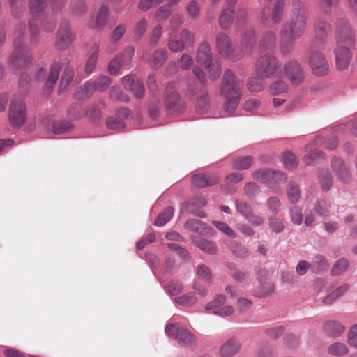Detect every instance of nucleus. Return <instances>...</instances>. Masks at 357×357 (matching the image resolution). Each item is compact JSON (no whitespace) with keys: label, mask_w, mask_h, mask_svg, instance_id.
Returning a JSON list of instances; mask_svg holds the SVG:
<instances>
[{"label":"nucleus","mask_w":357,"mask_h":357,"mask_svg":"<svg viewBox=\"0 0 357 357\" xmlns=\"http://www.w3.org/2000/svg\"><path fill=\"white\" fill-rule=\"evenodd\" d=\"M106 125L108 129L114 130H121L126 128V123L116 117L107 119Z\"/></svg>","instance_id":"obj_58"},{"label":"nucleus","mask_w":357,"mask_h":357,"mask_svg":"<svg viewBox=\"0 0 357 357\" xmlns=\"http://www.w3.org/2000/svg\"><path fill=\"white\" fill-rule=\"evenodd\" d=\"M165 331L167 336L176 339L179 343L190 344L195 342V338L191 333L179 324H167Z\"/></svg>","instance_id":"obj_14"},{"label":"nucleus","mask_w":357,"mask_h":357,"mask_svg":"<svg viewBox=\"0 0 357 357\" xmlns=\"http://www.w3.org/2000/svg\"><path fill=\"white\" fill-rule=\"evenodd\" d=\"M234 18V9L229 8L222 10L219 16V25L222 29H227Z\"/></svg>","instance_id":"obj_28"},{"label":"nucleus","mask_w":357,"mask_h":357,"mask_svg":"<svg viewBox=\"0 0 357 357\" xmlns=\"http://www.w3.org/2000/svg\"><path fill=\"white\" fill-rule=\"evenodd\" d=\"M220 181L216 174H195L192 177V184L196 188H203L215 185Z\"/></svg>","instance_id":"obj_18"},{"label":"nucleus","mask_w":357,"mask_h":357,"mask_svg":"<svg viewBox=\"0 0 357 357\" xmlns=\"http://www.w3.org/2000/svg\"><path fill=\"white\" fill-rule=\"evenodd\" d=\"M74 35L69 22L63 20L61 22L56 36L55 47L59 50H65L73 43Z\"/></svg>","instance_id":"obj_12"},{"label":"nucleus","mask_w":357,"mask_h":357,"mask_svg":"<svg viewBox=\"0 0 357 357\" xmlns=\"http://www.w3.org/2000/svg\"><path fill=\"white\" fill-rule=\"evenodd\" d=\"M26 26L19 23L16 26L13 38V50L9 56V64L13 68L24 66L32 61L31 50L24 42Z\"/></svg>","instance_id":"obj_4"},{"label":"nucleus","mask_w":357,"mask_h":357,"mask_svg":"<svg viewBox=\"0 0 357 357\" xmlns=\"http://www.w3.org/2000/svg\"><path fill=\"white\" fill-rule=\"evenodd\" d=\"M349 264V261L345 258L338 259L331 268V275H339L342 274L347 268Z\"/></svg>","instance_id":"obj_52"},{"label":"nucleus","mask_w":357,"mask_h":357,"mask_svg":"<svg viewBox=\"0 0 357 357\" xmlns=\"http://www.w3.org/2000/svg\"><path fill=\"white\" fill-rule=\"evenodd\" d=\"M178 88V83L174 81L168 83L165 90V106L171 112H181L183 109Z\"/></svg>","instance_id":"obj_9"},{"label":"nucleus","mask_w":357,"mask_h":357,"mask_svg":"<svg viewBox=\"0 0 357 357\" xmlns=\"http://www.w3.org/2000/svg\"><path fill=\"white\" fill-rule=\"evenodd\" d=\"M185 228L190 231L202 233L204 230V224L197 219L188 220L184 225Z\"/></svg>","instance_id":"obj_51"},{"label":"nucleus","mask_w":357,"mask_h":357,"mask_svg":"<svg viewBox=\"0 0 357 357\" xmlns=\"http://www.w3.org/2000/svg\"><path fill=\"white\" fill-rule=\"evenodd\" d=\"M253 158L252 156L239 157L235 159L233 162V167L236 169H248L252 164Z\"/></svg>","instance_id":"obj_41"},{"label":"nucleus","mask_w":357,"mask_h":357,"mask_svg":"<svg viewBox=\"0 0 357 357\" xmlns=\"http://www.w3.org/2000/svg\"><path fill=\"white\" fill-rule=\"evenodd\" d=\"M273 291V285L269 282H264L254 290L253 294L256 297L261 298L269 295Z\"/></svg>","instance_id":"obj_47"},{"label":"nucleus","mask_w":357,"mask_h":357,"mask_svg":"<svg viewBox=\"0 0 357 357\" xmlns=\"http://www.w3.org/2000/svg\"><path fill=\"white\" fill-rule=\"evenodd\" d=\"M206 70L208 73L209 78L211 80L217 79L221 73L220 66L218 61L211 62L207 65H204Z\"/></svg>","instance_id":"obj_46"},{"label":"nucleus","mask_w":357,"mask_h":357,"mask_svg":"<svg viewBox=\"0 0 357 357\" xmlns=\"http://www.w3.org/2000/svg\"><path fill=\"white\" fill-rule=\"evenodd\" d=\"M288 86L287 84L282 80H277L271 83L269 86V92L273 95H279L287 91Z\"/></svg>","instance_id":"obj_45"},{"label":"nucleus","mask_w":357,"mask_h":357,"mask_svg":"<svg viewBox=\"0 0 357 357\" xmlns=\"http://www.w3.org/2000/svg\"><path fill=\"white\" fill-rule=\"evenodd\" d=\"M229 248L236 257L239 258H245L250 254L245 245L237 241H231Z\"/></svg>","instance_id":"obj_33"},{"label":"nucleus","mask_w":357,"mask_h":357,"mask_svg":"<svg viewBox=\"0 0 357 357\" xmlns=\"http://www.w3.org/2000/svg\"><path fill=\"white\" fill-rule=\"evenodd\" d=\"M215 47L218 52L232 61L241 59L243 54L241 53L238 56L234 55V45L230 37L224 32H218L215 36Z\"/></svg>","instance_id":"obj_11"},{"label":"nucleus","mask_w":357,"mask_h":357,"mask_svg":"<svg viewBox=\"0 0 357 357\" xmlns=\"http://www.w3.org/2000/svg\"><path fill=\"white\" fill-rule=\"evenodd\" d=\"M26 119V111L24 100L15 97L10 105L8 120L13 128H21Z\"/></svg>","instance_id":"obj_8"},{"label":"nucleus","mask_w":357,"mask_h":357,"mask_svg":"<svg viewBox=\"0 0 357 357\" xmlns=\"http://www.w3.org/2000/svg\"><path fill=\"white\" fill-rule=\"evenodd\" d=\"M173 215L174 208L171 206H168L157 216L154 222V225L156 227L165 225L173 218Z\"/></svg>","instance_id":"obj_36"},{"label":"nucleus","mask_w":357,"mask_h":357,"mask_svg":"<svg viewBox=\"0 0 357 357\" xmlns=\"http://www.w3.org/2000/svg\"><path fill=\"white\" fill-rule=\"evenodd\" d=\"M259 17L263 25L267 27L272 26L271 16L268 6H264L261 8Z\"/></svg>","instance_id":"obj_59"},{"label":"nucleus","mask_w":357,"mask_h":357,"mask_svg":"<svg viewBox=\"0 0 357 357\" xmlns=\"http://www.w3.org/2000/svg\"><path fill=\"white\" fill-rule=\"evenodd\" d=\"M328 352L332 356H342L348 354L349 349L345 344L337 342L328 346Z\"/></svg>","instance_id":"obj_38"},{"label":"nucleus","mask_w":357,"mask_h":357,"mask_svg":"<svg viewBox=\"0 0 357 357\" xmlns=\"http://www.w3.org/2000/svg\"><path fill=\"white\" fill-rule=\"evenodd\" d=\"M287 194L290 202L295 204L298 202L300 198V190L297 185L290 182L287 189Z\"/></svg>","instance_id":"obj_50"},{"label":"nucleus","mask_w":357,"mask_h":357,"mask_svg":"<svg viewBox=\"0 0 357 357\" xmlns=\"http://www.w3.org/2000/svg\"><path fill=\"white\" fill-rule=\"evenodd\" d=\"M96 91L95 84L93 81H86L74 94V98L77 100H85L91 98L94 92Z\"/></svg>","instance_id":"obj_25"},{"label":"nucleus","mask_w":357,"mask_h":357,"mask_svg":"<svg viewBox=\"0 0 357 357\" xmlns=\"http://www.w3.org/2000/svg\"><path fill=\"white\" fill-rule=\"evenodd\" d=\"M348 344L357 349V324L353 325L349 330L347 334Z\"/></svg>","instance_id":"obj_64"},{"label":"nucleus","mask_w":357,"mask_h":357,"mask_svg":"<svg viewBox=\"0 0 357 357\" xmlns=\"http://www.w3.org/2000/svg\"><path fill=\"white\" fill-rule=\"evenodd\" d=\"M282 162L284 167L289 170L295 169L298 165L296 155L290 151L283 153Z\"/></svg>","instance_id":"obj_42"},{"label":"nucleus","mask_w":357,"mask_h":357,"mask_svg":"<svg viewBox=\"0 0 357 357\" xmlns=\"http://www.w3.org/2000/svg\"><path fill=\"white\" fill-rule=\"evenodd\" d=\"M197 278L203 282L211 283L213 280V275L210 268L204 264H199L196 268Z\"/></svg>","instance_id":"obj_35"},{"label":"nucleus","mask_w":357,"mask_h":357,"mask_svg":"<svg viewBox=\"0 0 357 357\" xmlns=\"http://www.w3.org/2000/svg\"><path fill=\"white\" fill-rule=\"evenodd\" d=\"M196 60L202 65H207L212 61L211 48L206 41L202 42L197 51Z\"/></svg>","instance_id":"obj_23"},{"label":"nucleus","mask_w":357,"mask_h":357,"mask_svg":"<svg viewBox=\"0 0 357 357\" xmlns=\"http://www.w3.org/2000/svg\"><path fill=\"white\" fill-rule=\"evenodd\" d=\"M95 84L97 91L103 92L106 91L111 84V79L106 75H101L93 81Z\"/></svg>","instance_id":"obj_48"},{"label":"nucleus","mask_w":357,"mask_h":357,"mask_svg":"<svg viewBox=\"0 0 357 357\" xmlns=\"http://www.w3.org/2000/svg\"><path fill=\"white\" fill-rule=\"evenodd\" d=\"M167 59V52L165 49H158L153 54L151 60L152 67L158 69L160 68Z\"/></svg>","instance_id":"obj_34"},{"label":"nucleus","mask_w":357,"mask_h":357,"mask_svg":"<svg viewBox=\"0 0 357 357\" xmlns=\"http://www.w3.org/2000/svg\"><path fill=\"white\" fill-rule=\"evenodd\" d=\"M243 82L236 79L234 73L227 69L225 70L220 86V94L226 100L224 109L229 114H231L238 107L241 98Z\"/></svg>","instance_id":"obj_3"},{"label":"nucleus","mask_w":357,"mask_h":357,"mask_svg":"<svg viewBox=\"0 0 357 357\" xmlns=\"http://www.w3.org/2000/svg\"><path fill=\"white\" fill-rule=\"evenodd\" d=\"M308 63L312 73L317 76L326 75L328 72V61L324 54L319 51L308 52Z\"/></svg>","instance_id":"obj_13"},{"label":"nucleus","mask_w":357,"mask_h":357,"mask_svg":"<svg viewBox=\"0 0 357 357\" xmlns=\"http://www.w3.org/2000/svg\"><path fill=\"white\" fill-rule=\"evenodd\" d=\"M335 41L337 46L334 49L336 66L338 70H345L352 59L350 48L354 46L355 36L349 22L340 19L336 22Z\"/></svg>","instance_id":"obj_2"},{"label":"nucleus","mask_w":357,"mask_h":357,"mask_svg":"<svg viewBox=\"0 0 357 357\" xmlns=\"http://www.w3.org/2000/svg\"><path fill=\"white\" fill-rule=\"evenodd\" d=\"M235 206L237 212L246 218L252 212V208L247 202L240 200L235 201Z\"/></svg>","instance_id":"obj_54"},{"label":"nucleus","mask_w":357,"mask_h":357,"mask_svg":"<svg viewBox=\"0 0 357 357\" xmlns=\"http://www.w3.org/2000/svg\"><path fill=\"white\" fill-rule=\"evenodd\" d=\"M123 64H126L121 56H116L108 64L107 70L109 74L114 75L118 73Z\"/></svg>","instance_id":"obj_55"},{"label":"nucleus","mask_w":357,"mask_h":357,"mask_svg":"<svg viewBox=\"0 0 357 357\" xmlns=\"http://www.w3.org/2000/svg\"><path fill=\"white\" fill-rule=\"evenodd\" d=\"M192 243L195 246L207 254L214 255L217 252L216 244L211 240L196 237L192 238Z\"/></svg>","instance_id":"obj_24"},{"label":"nucleus","mask_w":357,"mask_h":357,"mask_svg":"<svg viewBox=\"0 0 357 357\" xmlns=\"http://www.w3.org/2000/svg\"><path fill=\"white\" fill-rule=\"evenodd\" d=\"M167 45L169 49L175 53L181 52L185 47L184 42L181 39L169 38Z\"/></svg>","instance_id":"obj_61"},{"label":"nucleus","mask_w":357,"mask_h":357,"mask_svg":"<svg viewBox=\"0 0 357 357\" xmlns=\"http://www.w3.org/2000/svg\"><path fill=\"white\" fill-rule=\"evenodd\" d=\"M193 63L194 61L192 56L188 54H183L178 61V66L183 70H189Z\"/></svg>","instance_id":"obj_62"},{"label":"nucleus","mask_w":357,"mask_h":357,"mask_svg":"<svg viewBox=\"0 0 357 357\" xmlns=\"http://www.w3.org/2000/svg\"><path fill=\"white\" fill-rule=\"evenodd\" d=\"M197 301V298L194 293H188L174 298V302L182 306H192Z\"/></svg>","instance_id":"obj_40"},{"label":"nucleus","mask_w":357,"mask_h":357,"mask_svg":"<svg viewBox=\"0 0 357 357\" xmlns=\"http://www.w3.org/2000/svg\"><path fill=\"white\" fill-rule=\"evenodd\" d=\"M333 172L336 177L343 183H349L351 181V173L349 168L340 158H333L331 163Z\"/></svg>","instance_id":"obj_16"},{"label":"nucleus","mask_w":357,"mask_h":357,"mask_svg":"<svg viewBox=\"0 0 357 357\" xmlns=\"http://www.w3.org/2000/svg\"><path fill=\"white\" fill-rule=\"evenodd\" d=\"M313 29L315 38L320 41L324 40L331 31V25L322 17H317L314 24Z\"/></svg>","instance_id":"obj_20"},{"label":"nucleus","mask_w":357,"mask_h":357,"mask_svg":"<svg viewBox=\"0 0 357 357\" xmlns=\"http://www.w3.org/2000/svg\"><path fill=\"white\" fill-rule=\"evenodd\" d=\"M256 44L255 32L253 29H249L245 32L241 40V47L244 52H250Z\"/></svg>","instance_id":"obj_30"},{"label":"nucleus","mask_w":357,"mask_h":357,"mask_svg":"<svg viewBox=\"0 0 357 357\" xmlns=\"http://www.w3.org/2000/svg\"><path fill=\"white\" fill-rule=\"evenodd\" d=\"M284 332V327L282 326L267 328L264 330V333L271 339H277Z\"/></svg>","instance_id":"obj_60"},{"label":"nucleus","mask_w":357,"mask_h":357,"mask_svg":"<svg viewBox=\"0 0 357 357\" xmlns=\"http://www.w3.org/2000/svg\"><path fill=\"white\" fill-rule=\"evenodd\" d=\"M255 68L257 75L262 79L281 77L282 75V68L279 65L278 59L269 54L260 56L256 62Z\"/></svg>","instance_id":"obj_6"},{"label":"nucleus","mask_w":357,"mask_h":357,"mask_svg":"<svg viewBox=\"0 0 357 357\" xmlns=\"http://www.w3.org/2000/svg\"><path fill=\"white\" fill-rule=\"evenodd\" d=\"M70 62V58L63 57L60 63L57 61L52 63L45 83V87L47 89L51 90L56 83L61 66H63L64 69L60 79L59 92H62L70 85L75 76V70Z\"/></svg>","instance_id":"obj_5"},{"label":"nucleus","mask_w":357,"mask_h":357,"mask_svg":"<svg viewBox=\"0 0 357 357\" xmlns=\"http://www.w3.org/2000/svg\"><path fill=\"white\" fill-rule=\"evenodd\" d=\"M314 144L317 146L323 145L325 148L333 150L337 146L338 142L336 137H332L327 140H324L321 136L317 137L314 140Z\"/></svg>","instance_id":"obj_43"},{"label":"nucleus","mask_w":357,"mask_h":357,"mask_svg":"<svg viewBox=\"0 0 357 357\" xmlns=\"http://www.w3.org/2000/svg\"><path fill=\"white\" fill-rule=\"evenodd\" d=\"M47 0H30L29 10L32 18L29 22V30L31 41H36L40 37V30L38 26L36 18L43 13L47 7Z\"/></svg>","instance_id":"obj_7"},{"label":"nucleus","mask_w":357,"mask_h":357,"mask_svg":"<svg viewBox=\"0 0 357 357\" xmlns=\"http://www.w3.org/2000/svg\"><path fill=\"white\" fill-rule=\"evenodd\" d=\"M212 223L219 231L225 234L226 236L232 238L236 237V233L227 224L217 220H213Z\"/></svg>","instance_id":"obj_53"},{"label":"nucleus","mask_w":357,"mask_h":357,"mask_svg":"<svg viewBox=\"0 0 357 357\" xmlns=\"http://www.w3.org/2000/svg\"><path fill=\"white\" fill-rule=\"evenodd\" d=\"M331 203L324 199L317 201L314 206V211L321 217H327L330 214Z\"/></svg>","instance_id":"obj_39"},{"label":"nucleus","mask_w":357,"mask_h":357,"mask_svg":"<svg viewBox=\"0 0 357 357\" xmlns=\"http://www.w3.org/2000/svg\"><path fill=\"white\" fill-rule=\"evenodd\" d=\"M241 349V344L234 337L227 339L220 347V354L223 357H231Z\"/></svg>","instance_id":"obj_21"},{"label":"nucleus","mask_w":357,"mask_h":357,"mask_svg":"<svg viewBox=\"0 0 357 357\" xmlns=\"http://www.w3.org/2000/svg\"><path fill=\"white\" fill-rule=\"evenodd\" d=\"M308 20V10L301 0H292L290 20L284 23L280 31V49L282 54H287L293 50L294 41L304 34Z\"/></svg>","instance_id":"obj_1"},{"label":"nucleus","mask_w":357,"mask_h":357,"mask_svg":"<svg viewBox=\"0 0 357 357\" xmlns=\"http://www.w3.org/2000/svg\"><path fill=\"white\" fill-rule=\"evenodd\" d=\"M323 331L328 336L336 337L344 333L345 327L337 321L329 320L324 323Z\"/></svg>","instance_id":"obj_22"},{"label":"nucleus","mask_w":357,"mask_h":357,"mask_svg":"<svg viewBox=\"0 0 357 357\" xmlns=\"http://www.w3.org/2000/svg\"><path fill=\"white\" fill-rule=\"evenodd\" d=\"M282 68V74H285L291 83L294 86L299 85L304 79L301 65L294 60L287 62Z\"/></svg>","instance_id":"obj_15"},{"label":"nucleus","mask_w":357,"mask_h":357,"mask_svg":"<svg viewBox=\"0 0 357 357\" xmlns=\"http://www.w3.org/2000/svg\"><path fill=\"white\" fill-rule=\"evenodd\" d=\"M252 178L263 183L279 184L286 181V174L273 169L264 168L252 172Z\"/></svg>","instance_id":"obj_10"},{"label":"nucleus","mask_w":357,"mask_h":357,"mask_svg":"<svg viewBox=\"0 0 357 357\" xmlns=\"http://www.w3.org/2000/svg\"><path fill=\"white\" fill-rule=\"evenodd\" d=\"M10 10L13 17L20 18L25 10L24 3L22 0H15V5L10 3Z\"/></svg>","instance_id":"obj_57"},{"label":"nucleus","mask_w":357,"mask_h":357,"mask_svg":"<svg viewBox=\"0 0 357 357\" xmlns=\"http://www.w3.org/2000/svg\"><path fill=\"white\" fill-rule=\"evenodd\" d=\"M41 29L46 33H52L55 29L56 20L52 17H46L40 22Z\"/></svg>","instance_id":"obj_63"},{"label":"nucleus","mask_w":357,"mask_h":357,"mask_svg":"<svg viewBox=\"0 0 357 357\" xmlns=\"http://www.w3.org/2000/svg\"><path fill=\"white\" fill-rule=\"evenodd\" d=\"M263 79L259 76L251 78L247 84L248 90L251 92L261 91L265 87Z\"/></svg>","instance_id":"obj_49"},{"label":"nucleus","mask_w":357,"mask_h":357,"mask_svg":"<svg viewBox=\"0 0 357 357\" xmlns=\"http://www.w3.org/2000/svg\"><path fill=\"white\" fill-rule=\"evenodd\" d=\"M311 271L315 273H321L326 271L329 266L326 257L321 255L314 256L311 263Z\"/></svg>","instance_id":"obj_27"},{"label":"nucleus","mask_w":357,"mask_h":357,"mask_svg":"<svg viewBox=\"0 0 357 357\" xmlns=\"http://www.w3.org/2000/svg\"><path fill=\"white\" fill-rule=\"evenodd\" d=\"M210 102L208 92L205 87L201 88L199 92V97L197 99L196 110L200 114L205 113L209 108Z\"/></svg>","instance_id":"obj_26"},{"label":"nucleus","mask_w":357,"mask_h":357,"mask_svg":"<svg viewBox=\"0 0 357 357\" xmlns=\"http://www.w3.org/2000/svg\"><path fill=\"white\" fill-rule=\"evenodd\" d=\"M285 0H276L271 13L272 26L281 22L283 17Z\"/></svg>","instance_id":"obj_29"},{"label":"nucleus","mask_w":357,"mask_h":357,"mask_svg":"<svg viewBox=\"0 0 357 357\" xmlns=\"http://www.w3.org/2000/svg\"><path fill=\"white\" fill-rule=\"evenodd\" d=\"M109 14V9L105 6L100 7L97 13L92 15L89 21L91 29H101L104 27Z\"/></svg>","instance_id":"obj_19"},{"label":"nucleus","mask_w":357,"mask_h":357,"mask_svg":"<svg viewBox=\"0 0 357 357\" xmlns=\"http://www.w3.org/2000/svg\"><path fill=\"white\" fill-rule=\"evenodd\" d=\"M109 97L114 101H119L122 102H128L129 98L127 96L124 95L121 88L118 86H112L109 93Z\"/></svg>","instance_id":"obj_44"},{"label":"nucleus","mask_w":357,"mask_h":357,"mask_svg":"<svg viewBox=\"0 0 357 357\" xmlns=\"http://www.w3.org/2000/svg\"><path fill=\"white\" fill-rule=\"evenodd\" d=\"M276 44V35L272 31H266L259 43V47L261 50H270L273 48Z\"/></svg>","instance_id":"obj_32"},{"label":"nucleus","mask_w":357,"mask_h":357,"mask_svg":"<svg viewBox=\"0 0 357 357\" xmlns=\"http://www.w3.org/2000/svg\"><path fill=\"white\" fill-rule=\"evenodd\" d=\"M123 87L131 91L137 98H142L144 94V86L142 82L135 79L131 75L124 76L122 79Z\"/></svg>","instance_id":"obj_17"},{"label":"nucleus","mask_w":357,"mask_h":357,"mask_svg":"<svg viewBox=\"0 0 357 357\" xmlns=\"http://www.w3.org/2000/svg\"><path fill=\"white\" fill-rule=\"evenodd\" d=\"M98 54H99V49L96 45H95V47L93 48V51L91 52V54L89 56V58L86 61V63L84 66V72L86 74L90 75L94 70V69L96 66L98 59Z\"/></svg>","instance_id":"obj_37"},{"label":"nucleus","mask_w":357,"mask_h":357,"mask_svg":"<svg viewBox=\"0 0 357 357\" xmlns=\"http://www.w3.org/2000/svg\"><path fill=\"white\" fill-rule=\"evenodd\" d=\"M348 289L349 285L347 284L340 286L324 297L321 303L325 305H330L338 298L342 296Z\"/></svg>","instance_id":"obj_31"},{"label":"nucleus","mask_w":357,"mask_h":357,"mask_svg":"<svg viewBox=\"0 0 357 357\" xmlns=\"http://www.w3.org/2000/svg\"><path fill=\"white\" fill-rule=\"evenodd\" d=\"M319 181L322 188L325 190H328L333 183L331 174L327 170H323L320 172Z\"/></svg>","instance_id":"obj_56"}]
</instances>
